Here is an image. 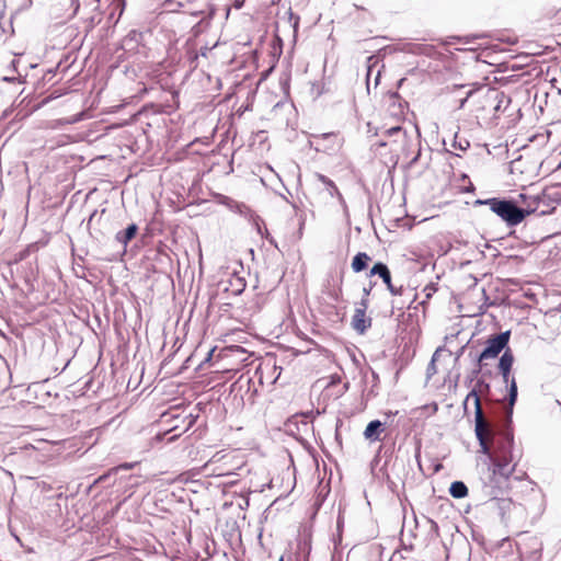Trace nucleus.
I'll return each mask as SVG.
<instances>
[{
    "label": "nucleus",
    "mask_w": 561,
    "mask_h": 561,
    "mask_svg": "<svg viewBox=\"0 0 561 561\" xmlns=\"http://www.w3.org/2000/svg\"><path fill=\"white\" fill-rule=\"evenodd\" d=\"M478 468L483 483L497 489L506 486L512 477L520 480L525 474L520 472L515 476L516 463L513 462V458H481Z\"/></svg>",
    "instance_id": "f257e3e1"
},
{
    "label": "nucleus",
    "mask_w": 561,
    "mask_h": 561,
    "mask_svg": "<svg viewBox=\"0 0 561 561\" xmlns=\"http://www.w3.org/2000/svg\"><path fill=\"white\" fill-rule=\"evenodd\" d=\"M474 205H486L490 210L499 216L508 227L520 224L533 209L522 210L514 201L497 197L477 199Z\"/></svg>",
    "instance_id": "f03ea898"
},
{
    "label": "nucleus",
    "mask_w": 561,
    "mask_h": 561,
    "mask_svg": "<svg viewBox=\"0 0 561 561\" xmlns=\"http://www.w3.org/2000/svg\"><path fill=\"white\" fill-rule=\"evenodd\" d=\"M514 363V355L511 348H506L499 360V370L502 375L503 382L508 387V409L507 420L513 414V407L517 400V383L514 377L511 378V370Z\"/></svg>",
    "instance_id": "7ed1b4c3"
},
{
    "label": "nucleus",
    "mask_w": 561,
    "mask_h": 561,
    "mask_svg": "<svg viewBox=\"0 0 561 561\" xmlns=\"http://www.w3.org/2000/svg\"><path fill=\"white\" fill-rule=\"evenodd\" d=\"M510 336L511 332L504 331L488 339L484 350L477 357L478 368L472 371V376H477L481 371L485 360L496 358L503 350L508 348Z\"/></svg>",
    "instance_id": "20e7f679"
},
{
    "label": "nucleus",
    "mask_w": 561,
    "mask_h": 561,
    "mask_svg": "<svg viewBox=\"0 0 561 561\" xmlns=\"http://www.w3.org/2000/svg\"><path fill=\"white\" fill-rule=\"evenodd\" d=\"M474 433L479 440L482 453L488 454L494 431L492 423L486 420L482 409L474 411Z\"/></svg>",
    "instance_id": "39448f33"
},
{
    "label": "nucleus",
    "mask_w": 561,
    "mask_h": 561,
    "mask_svg": "<svg viewBox=\"0 0 561 561\" xmlns=\"http://www.w3.org/2000/svg\"><path fill=\"white\" fill-rule=\"evenodd\" d=\"M374 275H378L382 279L391 295L402 296L404 294L403 286H394L392 284L390 270L385 263L377 262L374 264L370 268L369 276Z\"/></svg>",
    "instance_id": "423d86ee"
},
{
    "label": "nucleus",
    "mask_w": 561,
    "mask_h": 561,
    "mask_svg": "<svg viewBox=\"0 0 561 561\" xmlns=\"http://www.w3.org/2000/svg\"><path fill=\"white\" fill-rule=\"evenodd\" d=\"M519 198L525 204V207L522 208V210L533 209L528 213V215L538 213L539 215H546L549 213L548 209H541V204H545L546 196L545 195H526V194H519Z\"/></svg>",
    "instance_id": "0eeeda50"
},
{
    "label": "nucleus",
    "mask_w": 561,
    "mask_h": 561,
    "mask_svg": "<svg viewBox=\"0 0 561 561\" xmlns=\"http://www.w3.org/2000/svg\"><path fill=\"white\" fill-rule=\"evenodd\" d=\"M352 325L354 330L363 334L368 328L371 327V318H367L366 312H363V309H355L354 316L352 318Z\"/></svg>",
    "instance_id": "6e6552de"
},
{
    "label": "nucleus",
    "mask_w": 561,
    "mask_h": 561,
    "mask_svg": "<svg viewBox=\"0 0 561 561\" xmlns=\"http://www.w3.org/2000/svg\"><path fill=\"white\" fill-rule=\"evenodd\" d=\"M385 431V424L379 420H374L368 423L364 431V436L366 439L374 442L378 440L380 434Z\"/></svg>",
    "instance_id": "1a4fd4ad"
},
{
    "label": "nucleus",
    "mask_w": 561,
    "mask_h": 561,
    "mask_svg": "<svg viewBox=\"0 0 561 561\" xmlns=\"http://www.w3.org/2000/svg\"><path fill=\"white\" fill-rule=\"evenodd\" d=\"M138 231V226L136 224H130L125 230L118 231L115 234L116 242L121 243L124 252L126 251V247L128 242L135 238Z\"/></svg>",
    "instance_id": "9d476101"
},
{
    "label": "nucleus",
    "mask_w": 561,
    "mask_h": 561,
    "mask_svg": "<svg viewBox=\"0 0 561 561\" xmlns=\"http://www.w3.org/2000/svg\"><path fill=\"white\" fill-rule=\"evenodd\" d=\"M370 256L365 252H358L352 261V268L355 273H359L367 267Z\"/></svg>",
    "instance_id": "9b49d317"
},
{
    "label": "nucleus",
    "mask_w": 561,
    "mask_h": 561,
    "mask_svg": "<svg viewBox=\"0 0 561 561\" xmlns=\"http://www.w3.org/2000/svg\"><path fill=\"white\" fill-rule=\"evenodd\" d=\"M316 176L322 184L325 185L327 191L331 197L337 196L340 199H343L342 194L331 179L321 173H317Z\"/></svg>",
    "instance_id": "f8f14e48"
},
{
    "label": "nucleus",
    "mask_w": 561,
    "mask_h": 561,
    "mask_svg": "<svg viewBox=\"0 0 561 561\" xmlns=\"http://www.w3.org/2000/svg\"><path fill=\"white\" fill-rule=\"evenodd\" d=\"M449 493L455 499H463L468 494V488L462 481H455L450 484Z\"/></svg>",
    "instance_id": "ddd939ff"
},
{
    "label": "nucleus",
    "mask_w": 561,
    "mask_h": 561,
    "mask_svg": "<svg viewBox=\"0 0 561 561\" xmlns=\"http://www.w3.org/2000/svg\"><path fill=\"white\" fill-rule=\"evenodd\" d=\"M230 285L236 296L240 295L245 289V280L239 276H234L233 279L230 280Z\"/></svg>",
    "instance_id": "4468645a"
},
{
    "label": "nucleus",
    "mask_w": 561,
    "mask_h": 561,
    "mask_svg": "<svg viewBox=\"0 0 561 561\" xmlns=\"http://www.w3.org/2000/svg\"><path fill=\"white\" fill-rule=\"evenodd\" d=\"M479 390L477 389V387H474L466 397L465 401H463V407L465 409H467V403L469 401V399L473 398L474 400V411H478V409H482L481 407V401H480V397H479Z\"/></svg>",
    "instance_id": "2eb2a0df"
},
{
    "label": "nucleus",
    "mask_w": 561,
    "mask_h": 561,
    "mask_svg": "<svg viewBox=\"0 0 561 561\" xmlns=\"http://www.w3.org/2000/svg\"><path fill=\"white\" fill-rule=\"evenodd\" d=\"M453 147L460 151H466L470 147V142L468 139H466L463 137H459L456 134L454 137Z\"/></svg>",
    "instance_id": "dca6fc26"
},
{
    "label": "nucleus",
    "mask_w": 561,
    "mask_h": 561,
    "mask_svg": "<svg viewBox=\"0 0 561 561\" xmlns=\"http://www.w3.org/2000/svg\"><path fill=\"white\" fill-rule=\"evenodd\" d=\"M438 458H424V460H426L427 462H430L431 466L434 467V472H437L440 468H442V465L437 461H434V460H437ZM423 458H420V457H416L415 458V461L419 466V468L423 471Z\"/></svg>",
    "instance_id": "f3484780"
},
{
    "label": "nucleus",
    "mask_w": 561,
    "mask_h": 561,
    "mask_svg": "<svg viewBox=\"0 0 561 561\" xmlns=\"http://www.w3.org/2000/svg\"><path fill=\"white\" fill-rule=\"evenodd\" d=\"M426 299H430L436 291H437V285L434 283L427 284L423 289Z\"/></svg>",
    "instance_id": "a211bd4d"
},
{
    "label": "nucleus",
    "mask_w": 561,
    "mask_h": 561,
    "mask_svg": "<svg viewBox=\"0 0 561 561\" xmlns=\"http://www.w3.org/2000/svg\"><path fill=\"white\" fill-rule=\"evenodd\" d=\"M138 465H139L138 461H135V462H124V463H121L117 467H115V471L133 469V468H135Z\"/></svg>",
    "instance_id": "6ab92c4d"
},
{
    "label": "nucleus",
    "mask_w": 561,
    "mask_h": 561,
    "mask_svg": "<svg viewBox=\"0 0 561 561\" xmlns=\"http://www.w3.org/2000/svg\"><path fill=\"white\" fill-rule=\"evenodd\" d=\"M288 15L289 21L293 22V28L296 32L299 25V16L295 15L290 9L288 10Z\"/></svg>",
    "instance_id": "aec40b11"
},
{
    "label": "nucleus",
    "mask_w": 561,
    "mask_h": 561,
    "mask_svg": "<svg viewBox=\"0 0 561 561\" xmlns=\"http://www.w3.org/2000/svg\"><path fill=\"white\" fill-rule=\"evenodd\" d=\"M476 387L479 391H483V390L489 391L490 390V385L483 380H478Z\"/></svg>",
    "instance_id": "412c9836"
},
{
    "label": "nucleus",
    "mask_w": 561,
    "mask_h": 561,
    "mask_svg": "<svg viewBox=\"0 0 561 561\" xmlns=\"http://www.w3.org/2000/svg\"><path fill=\"white\" fill-rule=\"evenodd\" d=\"M368 308V298L363 297L362 300L358 302L356 309H363V312H366Z\"/></svg>",
    "instance_id": "4be33fe9"
},
{
    "label": "nucleus",
    "mask_w": 561,
    "mask_h": 561,
    "mask_svg": "<svg viewBox=\"0 0 561 561\" xmlns=\"http://www.w3.org/2000/svg\"><path fill=\"white\" fill-rule=\"evenodd\" d=\"M209 463H205L203 466V470L205 471V476H224V472H216V471H209L208 470Z\"/></svg>",
    "instance_id": "5701e85b"
},
{
    "label": "nucleus",
    "mask_w": 561,
    "mask_h": 561,
    "mask_svg": "<svg viewBox=\"0 0 561 561\" xmlns=\"http://www.w3.org/2000/svg\"><path fill=\"white\" fill-rule=\"evenodd\" d=\"M402 131V127L401 126H394V127H391L389 129L386 130V134L387 135H394V134H398V133H401Z\"/></svg>",
    "instance_id": "b1692460"
},
{
    "label": "nucleus",
    "mask_w": 561,
    "mask_h": 561,
    "mask_svg": "<svg viewBox=\"0 0 561 561\" xmlns=\"http://www.w3.org/2000/svg\"><path fill=\"white\" fill-rule=\"evenodd\" d=\"M374 287V284L370 283L369 287H364L363 288V297H366L368 298V296L370 295V291Z\"/></svg>",
    "instance_id": "393cba45"
},
{
    "label": "nucleus",
    "mask_w": 561,
    "mask_h": 561,
    "mask_svg": "<svg viewBox=\"0 0 561 561\" xmlns=\"http://www.w3.org/2000/svg\"><path fill=\"white\" fill-rule=\"evenodd\" d=\"M197 416L198 415H193V414H190L187 416L188 422H187V427L186 428L191 427L195 423Z\"/></svg>",
    "instance_id": "a878e982"
},
{
    "label": "nucleus",
    "mask_w": 561,
    "mask_h": 561,
    "mask_svg": "<svg viewBox=\"0 0 561 561\" xmlns=\"http://www.w3.org/2000/svg\"><path fill=\"white\" fill-rule=\"evenodd\" d=\"M30 449L41 450L39 448L35 447L34 445L25 446L24 451H28Z\"/></svg>",
    "instance_id": "bb28decb"
},
{
    "label": "nucleus",
    "mask_w": 561,
    "mask_h": 561,
    "mask_svg": "<svg viewBox=\"0 0 561 561\" xmlns=\"http://www.w3.org/2000/svg\"><path fill=\"white\" fill-rule=\"evenodd\" d=\"M378 462H379V459L378 458H374V460L371 462V469L373 470L378 466Z\"/></svg>",
    "instance_id": "cd10ccee"
},
{
    "label": "nucleus",
    "mask_w": 561,
    "mask_h": 561,
    "mask_svg": "<svg viewBox=\"0 0 561 561\" xmlns=\"http://www.w3.org/2000/svg\"><path fill=\"white\" fill-rule=\"evenodd\" d=\"M420 157V152L411 160L410 164H414Z\"/></svg>",
    "instance_id": "c85d7f7f"
},
{
    "label": "nucleus",
    "mask_w": 561,
    "mask_h": 561,
    "mask_svg": "<svg viewBox=\"0 0 561 561\" xmlns=\"http://www.w3.org/2000/svg\"><path fill=\"white\" fill-rule=\"evenodd\" d=\"M390 98H391V99H398V98H399V95H398V93H397V92H394V93H391Z\"/></svg>",
    "instance_id": "c756f323"
},
{
    "label": "nucleus",
    "mask_w": 561,
    "mask_h": 561,
    "mask_svg": "<svg viewBox=\"0 0 561 561\" xmlns=\"http://www.w3.org/2000/svg\"><path fill=\"white\" fill-rule=\"evenodd\" d=\"M313 462H314V465H316L317 467H319L318 457H314V458H313Z\"/></svg>",
    "instance_id": "7c9ffc66"
},
{
    "label": "nucleus",
    "mask_w": 561,
    "mask_h": 561,
    "mask_svg": "<svg viewBox=\"0 0 561 561\" xmlns=\"http://www.w3.org/2000/svg\"><path fill=\"white\" fill-rule=\"evenodd\" d=\"M431 523H432L433 528H435V529L438 528L437 524L434 520H431Z\"/></svg>",
    "instance_id": "2f4dec72"
},
{
    "label": "nucleus",
    "mask_w": 561,
    "mask_h": 561,
    "mask_svg": "<svg viewBox=\"0 0 561 561\" xmlns=\"http://www.w3.org/2000/svg\"><path fill=\"white\" fill-rule=\"evenodd\" d=\"M213 353H214V350H211V351L208 353V357H207V359H209V358L211 357Z\"/></svg>",
    "instance_id": "473e14b6"
},
{
    "label": "nucleus",
    "mask_w": 561,
    "mask_h": 561,
    "mask_svg": "<svg viewBox=\"0 0 561 561\" xmlns=\"http://www.w3.org/2000/svg\"><path fill=\"white\" fill-rule=\"evenodd\" d=\"M379 76H380V72H378V73H377V77H376V84L378 83Z\"/></svg>",
    "instance_id": "72a5a7b5"
},
{
    "label": "nucleus",
    "mask_w": 561,
    "mask_h": 561,
    "mask_svg": "<svg viewBox=\"0 0 561 561\" xmlns=\"http://www.w3.org/2000/svg\"><path fill=\"white\" fill-rule=\"evenodd\" d=\"M55 506H56V511H58V512H59V510H60V508H59V504H57V503H56V504H55Z\"/></svg>",
    "instance_id": "f704fd0d"
},
{
    "label": "nucleus",
    "mask_w": 561,
    "mask_h": 561,
    "mask_svg": "<svg viewBox=\"0 0 561 561\" xmlns=\"http://www.w3.org/2000/svg\"><path fill=\"white\" fill-rule=\"evenodd\" d=\"M289 460H290V463L294 465V457H290Z\"/></svg>",
    "instance_id": "c9c22d12"
},
{
    "label": "nucleus",
    "mask_w": 561,
    "mask_h": 561,
    "mask_svg": "<svg viewBox=\"0 0 561 561\" xmlns=\"http://www.w3.org/2000/svg\"><path fill=\"white\" fill-rule=\"evenodd\" d=\"M557 405H561V402L559 400L556 401Z\"/></svg>",
    "instance_id": "e433bc0d"
},
{
    "label": "nucleus",
    "mask_w": 561,
    "mask_h": 561,
    "mask_svg": "<svg viewBox=\"0 0 561 561\" xmlns=\"http://www.w3.org/2000/svg\"><path fill=\"white\" fill-rule=\"evenodd\" d=\"M278 561H284V559H283V558H280Z\"/></svg>",
    "instance_id": "4c0bfd02"
}]
</instances>
